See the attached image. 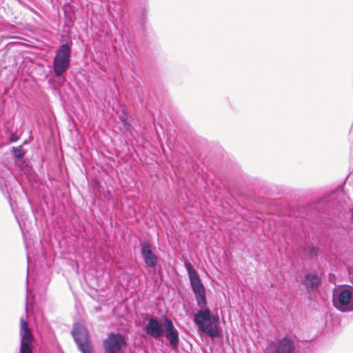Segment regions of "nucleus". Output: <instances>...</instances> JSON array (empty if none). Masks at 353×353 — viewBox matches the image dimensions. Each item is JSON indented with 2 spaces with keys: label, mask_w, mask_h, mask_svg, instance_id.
Segmentation results:
<instances>
[{
  "label": "nucleus",
  "mask_w": 353,
  "mask_h": 353,
  "mask_svg": "<svg viewBox=\"0 0 353 353\" xmlns=\"http://www.w3.org/2000/svg\"><path fill=\"white\" fill-rule=\"evenodd\" d=\"M192 291L199 309L191 316V319L199 332H203L210 338L221 335L220 319L214 314L208 306L206 291L201 279L192 264L188 260L184 261Z\"/></svg>",
  "instance_id": "f257e3e1"
},
{
  "label": "nucleus",
  "mask_w": 353,
  "mask_h": 353,
  "mask_svg": "<svg viewBox=\"0 0 353 353\" xmlns=\"http://www.w3.org/2000/svg\"><path fill=\"white\" fill-rule=\"evenodd\" d=\"M140 254L148 270V273L154 283L163 280V274L159 257L156 254V248L149 241H139Z\"/></svg>",
  "instance_id": "f03ea898"
},
{
  "label": "nucleus",
  "mask_w": 353,
  "mask_h": 353,
  "mask_svg": "<svg viewBox=\"0 0 353 353\" xmlns=\"http://www.w3.org/2000/svg\"><path fill=\"white\" fill-rule=\"evenodd\" d=\"M279 221L283 227V235L288 238L295 245L300 243L305 237L303 217L294 214H285L279 217Z\"/></svg>",
  "instance_id": "7ed1b4c3"
},
{
  "label": "nucleus",
  "mask_w": 353,
  "mask_h": 353,
  "mask_svg": "<svg viewBox=\"0 0 353 353\" xmlns=\"http://www.w3.org/2000/svg\"><path fill=\"white\" fill-rule=\"evenodd\" d=\"M104 353H128L129 347L128 336L120 332H109L107 337L102 341Z\"/></svg>",
  "instance_id": "20e7f679"
},
{
  "label": "nucleus",
  "mask_w": 353,
  "mask_h": 353,
  "mask_svg": "<svg viewBox=\"0 0 353 353\" xmlns=\"http://www.w3.org/2000/svg\"><path fill=\"white\" fill-rule=\"evenodd\" d=\"M333 306L341 312L353 311V294L349 285H338L332 291Z\"/></svg>",
  "instance_id": "39448f33"
},
{
  "label": "nucleus",
  "mask_w": 353,
  "mask_h": 353,
  "mask_svg": "<svg viewBox=\"0 0 353 353\" xmlns=\"http://www.w3.org/2000/svg\"><path fill=\"white\" fill-rule=\"evenodd\" d=\"M323 281V272L316 270L306 272L301 279L300 283L305 290V294L310 300L315 296Z\"/></svg>",
  "instance_id": "423d86ee"
},
{
  "label": "nucleus",
  "mask_w": 353,
  "mask_h": 353,
  "mask_svg": "<svg viewBox=\"0 0 353 353\" xmlns=\"http://www.w3.org/2000/svg\"><path fill=\"white\" fill-rule=\"evenodd\" d=\"M73 339L81 353H94L93 345L86 328L78 322L73 324L71 331Z\"/></svg>",
  "instance_id": "0eeeda50"
},
{
  "label": "nucleus",
  "mask_w": 353,
  "mask_h": 353,
  "mask_svg": "<svg viewBox=\"0 0 353 353\" xmlns=\"http://www.w3.org/2000/svg\"><path fill=\"white\" fill-rule=\"evenodd\" d=\"M70 59V48L63 44L58 49L53 61V67L56 76L62 75L68 68Z\"/></svg>",
  "instance_id": "6e6552de"
},
{
  "label": "nucleus",
  "mask_w": 353,
  "mask_h": 353,
  "mask_svg": "<svg viewBox=\"0 0 353 353\" xmlns=\"http://www.w3.org/2000/svg\"><path fill=\"white\" fill-rule=\"evenodd\" d=\"M148 319L144 318V321L148 323L143 327V332L147 336L155 339H160L164 334V324L156 316H150L147 314Z\"/></svg>",
  "instance_id": "1a4fd4ad"
},
{
  "label": "nucleus",
  "mask_w": 353,
  "mask_h": 353,
  "mask_svg": "<svg viewBox=\"0 0 353 353\" xmlns=\"http://www.w3.org/2000/svg\"><path fill=\"white\" fill-rule=\"evenodd\" d=\"M162 320L164 324L163 336L168 341V345L173 350L178 348L180 343L179 332L170 318L164 316Z\"/></svg>",
  "instance_id": "9d476101"
},
{
  "label": "nucleus",
  "mask_w": 353,
  "mask_h": 353,
  "mask_svg": "<svg viewBox=\"0 0 353 353\" xmlns=\"http://www.w3.org/2000/svg\"><path fill=\"white\" fill-rule=\"evenodd\" d=\"M268 353H297L295 341L285 335L271 345Z\"/></svg>",
  "instance_id": "9b49d317"
},
{
  "label": "nucleus",
  "mask_w": 353,
  "mask_h": 353,
  "mask_svg": "<svg viewBox=\"0 0 353 353\" xmlns=\"http://www.w3.org/2000/svg\"><path fill=\"white\" fill-rule=\"evenodd\" d=\"M129 112H121V113L119 115V119L125 131L131 134L134 130V127L132 124L133 119L130 115Z\"/></svg>",
  "instance_id": "f8f14e48"
},
{
  "label": "nucleus",
  "mask_w": 353,
  "mask_h": 353,
  "mask_svg": "<svg viewBox=\"0 0 353 353\" xmlns=\"http://www.w3.org/2000/svg\"><path fill=\"white\" fill-rule=\"evenodd\" d=\"M20 343L31 342L32 334L26 321L23 317L20 320Z\"/></svg>",
  "instance_id": "ddd939ff"
},
{
  "label": "nucleus",
  "mask_w": 353,
  "mask_h": 353,
  "mask_svg": "<svg viewBox=\"0 0 353 353\" xmlns=\"http://www.w3.org/2000/svg\"><path fill=\"white\" fill-rule=\"evenodd\" d=\"M302 252L308 259H314L319 255L321 250L318 246H304L302 248Z\"/></svg>",
  "instance_id": "4468645a"
},
{
  "label": "nucleus",
  "mask_w": 353,
  "mask_h": 353,
  "mask_svg": "<svg viewBox=\"0 0 353 353\" xmlns=\"http://www.w3.org/2000/svg\"><path fill=\"white\" fill-rule=\"evenodd\" d=\"M3 126L4 128L5 132H11L14 130V119L13 117L9 118L8 119L4 120L3 121Z\"/></svg>",
  "instance_id": "2eb2a0df"
},
{
  "label": "nucleus",
  "mask_w": 353,
  "mask_h": 353,
  "mask_svg": "<svg viewBox=\"0 0 353 353\" xmlns=\"http://www.w3.org/2000/svg\"><path fill=\"white\" fill-rule=\"evenodd\" d=\"M30 342L20 343L19 353H32Z\"/></svg>",
  "instance_id": "dca6fc26"
},
{
  "label": "nucleus",
  "mask_w": 353,
  "mask_h": 353,
  "mask_svg": "<svg viewBox=\"0 0 353 353\" xmlns=\"http://www.w3.org/2000/svg\"><path fill=\"white\" fill-rule=\"evenodd\" d=\"M12 152L13 156L17 159L23 158L25 155V152L22 149V145L18 147H12Z\"/></svg>",
  "instance_id": "f3484780"
},
{
  "label": "nucleus",
  "mask_w": 353,
  "mask_h": 353,
  "mask_svg": "<svg viewBox=\"0 0 353 353\" xmlns=\"http://www.w3.org/2000/svg\"><path fill=\"white\" fill-rule=\"evenodd\" d=\"M342 213V208L341 206L337 205L336 208L333 210L332 212H329L328 214L333 218H340V214Z\"/></svg>",
  "instance_id": "a211bd4d"
},
{
  "label": "nucleus",
  "mask_w": 353,
  "mask_h": 353,
  "mask_svg": "<svg viewBox=\"0 0 353 353\" xmlns=\"http://www.w3.org/2000/svg\"><path fill=\"white\" fill-rule=\"evenodd\" d=\"M8 136V139L10 143H15L19 139V137L14 132V130L11 132H8L6 133Z\"/></svg>",
  "instance_id": "6ab92c4d"
},
{
  "label": "nucleus",
  "mask_w": 353,
  "mask_h": 353,
  "mask_svg": "<svg viewBox=\"0 0 353 353\" xmlns=\"http://www.w3.org/2000/svg\"><path fill=\"white\" fill-rule=\"evenodd\" d=\"M212 185L216 188V192L219 194L221 193V192L223 191V185H222V184L221 183H217L215 181H212Z\"/></svg>",
  "instance_id": "aec40b11"
},
{
  "label": "nucleus",
  "mask_w": 353,
  "mask_h": 353,
  "mask_svg": "<svg viewBox=\"0 0 353 353\" xmlns=\"http://www.w3.org/2000/svg\"><path fill=\"white\" fill-rule=\"evenodd\" d=\"M103 196H104L105 199L107 200L108 201H110V200L112 199V195L111 194L110 190H107L103 193Z\"/></svg>",
  "instance_id": "412c9836"
},
{
  "label": "nucleus",
  "mask_w": 353,
  "mask_h": 353,
  "mask_svg": "<svg viewBox=\"0 0 353 353\" xmlns=\"http://www.w3.org/2000/svg\"><path fill=\"white\" fill-rule=\"evenodd\" d=\"M28 276L27 275V277H26V289L28 290Z\"/></svg>",
  "instance_id": "4be33fe9"
},
{
  "label": "nucleus",
  "mask_w": 353,
  "mask_h": 353,
  "mask_svg": "<svg viewBox=\"0 0 353 353\" xmlns=\"http://www.w3.org/2000/svg\"><path fill=\"white\" fill-rule=\"evenodd\" d=\"M27 261H28V264L29 263V254L28 253H27ZM27 272H28V268H27Z\"/></svg>",
  "instance_id": "5701e85b"
},
{
  "label": "nucleus",
  "mask_w": 353,
  "mask_h": 353,
  "mask_svg": "<svg viewBox=\"0 0 353 353\" xmlns=\"http://www.w3.org/2000/svg\"><path fill=\"white\" fill-rule=\"evenodd\" d=\"M68 117H71V114L69 111L65 112Z\"/></svg>",
  "instance_id": "b1692460"
},
{
  "label": "nucleus",
  "mask_w": 353,
  "mask_h": 353,
  "mask_svg": "<svg viewBox=\"0 0 353 353\" xmlns=\"http://www.w3.org/2000/svg\"><path fill=\"white\" fill-rule=\"evenodd\" d=\"M0 189H1V192L3 193H4V188L3 187H0Z\"/></svg>",
  "instance_id": "393cba45"
},
{
  "label": "nucleus",
  "mask_w": 353,
  "mask_h": 353,
  "mask_svg": "<svg viewBox=\"0 0 353 353\" xmlns=\"http://www.w3.org/2000/svg\"><path fill=\"white\" fill-rule=\"evenodd\" d=\"M27 143H28L27 141H23V144H22V146H23V145H26V144H27Z\"/></svg>",
  "instance_id": "a878e982"
},
{
  "label": "nucleus",
  "mask_w": 353,
  "mask_h": 353,
  "mask_svg": "<svg viewBox=\"0 0 353 353\" xmlns=\"http://www.w3.org/2000/svg\"><path fill=\"white\" fill-rule=\"evenodd\" d=\"M28 203H29L30 205H32V203H31V201H30V199H28Z\"/></svg>",
  "instance_id": "bb28decb"
},
{
  "label": "nucleus",
  "mask_w": 353,
  "mask_h": 353,
  "mask_svg": "<svg viewBox=\"0 0 353 353\" xmlns=\"http://www.w3.org/2000/svg\"><path fill=\"white\" fill-rule=\"evenodd\" d=\"M72 112L74 113V115H77V113H76L77 112L73 111Z\"/></svg>",
  "instance_id": "cd10ccee"
},
{
  "label": "nucleus",
  "mask_w": 353,
  "mask_h": 353,
  "mask_svg": "<svg viewBox=\"0 0 353 353\" xmlns=\"http://www.w3.org/2000/svg\"><path fill=\"white\" fill-rule=\"evenodd\" d=\"M72 112L74 113V115H77V113H76L77 112L73 111Z\"/></svg>",
  "instance_id": "c85d7f7f"
}]
</instances>
